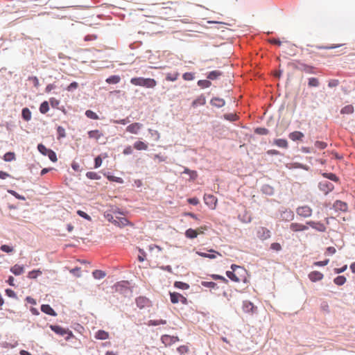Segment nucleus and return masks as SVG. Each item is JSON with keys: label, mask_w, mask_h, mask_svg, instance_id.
I'll use <instances>...</instances> for the list:
<instances>
[{"label": "nucleus", "mask_w": 355, "mask_h": 355, "mask_svg": "<svg viewBox=\"0 0 355 355\" xmlns=\"http://www.w3.org/2000/svg\"><path fill=\"white\" fill-rule=\"evenodd\" d=\"M232 271H227L226 275L228 278L234 282H239L242 281V276L245 273V269L236 264L231 266Z\"/></svg>", "instance_id": "nucleus-1"}, {"label": "nucleus", "mask_w": 355, "mask_h": 355, "mask_svg": "<svg viewBox=\"0 0 355 355\" xmlns=\"http://www.w3.org/2000/svg\"><path fill=\"white\" fill-rule=\"evenodd\" d=\"M131 84L135 86L144 87L146 88H154L157 85V81L150 78H132L130 80Z\"/></svg>", "instance_id": "nucleus-2"}, {"label": "nucleus", "mask_w": 355, "mask_h": 355, "mask_svg": "<svg viewBox=\"0 0 355 355\" xmlns=\"http://www.w3.org/2000/svg\"><path fill=\"white\" fill-rule=\"evenodd\" d=\"M51 329L54 331L55 334L60 335V336H65V340H69L70 338L73 337V334L71 331H70L68 329L62 328L60 326L58 325H51L50 326Z\"/></svg>", "instance_id": "nucleus-3"}, {"label": "nucleus", "mask_w": 355, "mask_h": 355, "mask_svg": "<svg viewBox=\"0 0 355 355\" xmlns=\"http://www.w3.org/2000/svg\"><path fill=\"white\" fill-rule=\"evenodd\" d=\"M170 298H171V302L173 304H178L179 302H181L182 304H185V305L188 304L187 299L179 293H176V292L171 293V292L170 293Z\"/></svg>", "instance_id": "nucleus-4"}, {"label": "nucleus", "mask_w": 355, "mask_h": 355, "mask_svg": "<svg viewBox=\"0 0 355 355\" xmlns=\"http://www.w3.org/2000/svg\"><path fill=\"white\" fill-rule=\"evenodd\" d=\"M312 209L307 205L299 207L296 209L297 214L303 218L310 217L312 215Z\"/></svg>", "instance_id": "nucleus-5"}, {"label": "nucleus", "mask_w": 355, "mask_h": 355, "mask_svg": "<svg viewBox=\"0 0 355 355\" xmlns=\"http://www.w3.org/2000/svg\"><path fill=\"white\" fill-rule=\"evenodd\" d=\"M205 203L211 209H215L217 205V198L211 194H205L204 196Z\"/></svg>", "instance_id": "nucleus-6"}, {"label": "nucleus", "mask_w": 355, "mask_h": 355, "mask_svg": "<svg viewBox=\"0 0 355 355\" xmlns=\"http://www.w3.org/2000/svg\"><path fill=\"white\" fill-rule=\"evenodd\" d=\"M257 236L261 240H266L270 237V232L266 227H260L257 230Z\"/></svg>", "instance_id": "nucleus-7"}, {"label": "nucleus", "mask_w": 355, "mask_h": 355, "mask_svg": "<svg viewBox=\"0 0 355 355\" xmlns=\"http://www.w3.org/2000/svg\"><path fill=\"white\" fill-rule=\"evenodd\" d=\"M319 188L325 194H327L329 192H330L333 190L334 185L331 182L325 180V181L320 182L319 183Z\"/></svg>", "instance_id": "nucleus-8"}, {"label": "nucleus", "mask_w": 355, "mask_h": 355, "mask_svg": "<svg viewBox=\"0 0 355 355\" xmlns=\"http://www.w3.org/2000/svg\"><path fill=\"white\" fill-rule=\"evenodd\" d=\"M114 224L119 227H123L128 225H132V224L125 217L115 216V220Z\"/></svg>", "instance_id": "nucleus-9"}, {"label": "nucleus", "mask_w": 355, "mask_h": 355, "mask_svg": "<svg viewBox=\"0 0 355 355\" xmlns=\"http://www.w3.org/2000/svg\"><path fill=\"white\" fill-rule=\"evenodd\" d=\"M161 340L165 345H171L178 342L179 340V338L177 336L163 335L161 338Z\"/></svg>", "instance_id": "nucleus-10"}, {"label": "nucleus", "mask_w": 355, "mask_h": 355, "mask_svg": "<svg viewBox=\"0 0 355 355\" xmlns=\"http://www.w3.org/2000/svg\"><path fill=\"white\" fill-rule=\"evenodd\" d=\"M142 127L143 125L140 123H133L127 126L126 131L132 134H137Z\"/></svg>", "instance_id": "nucleus-11"}, {"label": "nucleus", "mask_w": 355, "mask_h": 355, "mask_svg": "<svg viewBox=\"0 0 355 355\" xmlns=\"http://www.w3.org/2000/svg\"><path fill=\"white\" fill-rule=\"evenodd\" d=\"M307 225H309L312 228L319 231V232H324L326 230V227L324 224L320 223V222H315V221H308L306 223Z\"/></svg>", "instance_id": "nucleus-12"}, {"label": "nucleus", "mask_w": 355, "mask_h": 355, "mask_svg": "<svg viewBox=\"0 0 355 355\" xmlns=\"http://www.w3.org/2000/svg\"><path fill=\"white\" fill-rule=\"evenodd\" d=\"M290 229L293 232H300L308 230V226L298 223H292Z\"/></svg>", "instance_id": "nucleus-13"}, {"label": "nucleus", "mask_w": 355, "mask_h": 355, "mask_svg": "<svg viewBox=\"0 0 355 355\" xmlns=\"http://www.w3.org/2000/svg\"><path fill=\"white\" fill-rule=\"evenodd\" d=\"M323 277V274L318 271H313L309 274V278L313 282L322 279Z\"/></svg>", "instance_id": "nucleus-14"}, {"label": "nucleus", "mask_w": 355, "mask_h": 355, "mask_svg": "<svg viewBox=\"0 0 355 355\" xmlns=\"http://www.w3.org/2000/svg\"><path fill=\"white\" fill-rule=\"evenodd\" d=\"M333 206L337 211H346L348 209L347 204L340 200H336Z\"/></svg>", "instance_id": "nucleus-15"}, {"label": "nucleus", "mask_w": 355, "mask_h": 355, "mask_svg": "<svg viewBox=\"0 0 355 355\" xmlns=\"http://www.w3.org/2000/svg\"><path fill=\"white\" fill-rule=\"evenodd\" d=\"M110 334L104 330H98L95 333L94 338L97 340H107L109 338Z\"/></svg>", "instance_id": "nucleus-16"}, {"label": "nucleus", "mask_w": 355, "mask_h": 355, "mask_svg": "<svg viewBox=\"0 0 355 355\" xmlns=\"http://www.w3.org/2000/svg\"><path fill=\"white\" fill-rule=\"evenodd\" d=\"M297 69L306 73H315L314 67L313 66L307 65L305 64L300 63Z\"/></svg>", "instance_id": "nucleus-17"}, {"label": "nucleus", "mask_w": 355, "mask_h": 355, "mask_svg": "<svg viewBox=\"0 0 355 355\" xmlns=\"http://www.w3.org/2000/svg\"><path fill=\"white\" fill-rule=\"evenodd\" d=\"M209 252H213L214 254H207V253L202 252H197L196 253L202 257L209 258V259H215L216 257V254L221 256V254L219 252H218L214 250H210Z\"/></svg>", "instance_id": "nucleus-18"}, {"label": "nucleus", "mask_w": 355, "mask_h": 355, "mask_svg": "<svg viewBox=\"0 0 355 355\" xmlns=\"http://www.w3.org/2000/svg\"><path fill=\"white\" fill-rule=\"evenodd\" d=\"M41 311L49 315L55 316L57 315L55 311L49 304H42L41 306Z\"/></svg>", "instance_id": "nucleus-19"}, {"label": "nucleus", "mask_w": 355, "mask_h": 355, "mask_svg": "<svg viewBox=\"0 0 355 355\" xmlns=\"http://www.w3.org/2000/svg\"><path fill=\"white\" fill-rule=\"evenodd\" d=\"M304 136V134L300 131H294L293 132H291L288 135L289 138L294 141L302 140Z\"/></svg>", "instance_id": "nucleus-20"}, {"label": "nucleus", "mask_w": 355, "mask_h": 355, "mask_svg": "<svg viewBox=\"0 0 355 355\" xmlns=\"http://www.w3.org/2000/svg\"><path fill=\"white\" fill-rule=\"evenodd\" d=\"M281 217L283 220L290 221L294 218V213L291 210H286L281 214Z\"/></svg>", "instance_id": "nucleus-21"}, {"label": "nucleus", "mask_w": 355, "mask_h": 355, "mask_svg": "<svg viewBox=\"0 0 355 355\" xmlns=\"http://www.w3.org/2000/svg\"><path fill=\"white\" fill-rule=\"evenodd\" d=\"M243 309L246 313L254 312L256 307L254 304L249 301H244L243 304Z\"/></svg>", "instance_id": "nucleus-22"}, {"label": "nucleus", "mask_w": 355, "mask_h": 355, "mask_svg": "<svg viewBox=\"0 0 355 355\" xmlns=\"http://www.w3.org/2000/svg\"><path fill=\"white\" fill-rule=\"evenodd\" d=\"M205 103V97L203 95H200L192 102V106L196 107L200 105H204Z\"/></svg>", "instance_id": "nucleus-23"}, {"label": "nucleus", "mask_w": 355, "mask_h": 355, "mask_svg": "<svg viewBox=\"0 0 355 355\" xmlns=\"http://www.w3.org/2000/svg\"><path fill=\"white\" fill-rule=\"evenodd\" d=\"M225 101L223 98H220L218 97L213 98L211 100V104L216 107H222L225 105Z\"/></svg>", "instance_id": "nucleus-24"}, {"label": "nucleus", "mask_w": 355, "mask_h": 355, "mask_svg": "<svg viewBox=\"0 0 355 355\" xmlns=\"http://www.w3.org/2000/svg\"><path fill=\"white\" fill-rule=\"evenodd\" d=\"M10 271L15 275H20L24 272V268L23 266H19L18 264H15L10 268Z\"/></svg>", "instance_id": "nucleus-25"}, {"label": "nucleus", "mask_w": 355, "mask_h": 355, "mask_svg": "<svg viewBox=\"0 0 355 355\" xmlns=\"http://www.w3.org/2000/svg\"><path fill=\"white\" fill-rule=\"evenodd\" d=\"M88 136L91 139L98 140L101 137H103V134L98 130H94L89 131Z\"/></svg>", "instance_id": "nucleus-26"}, {"label": "nucleus", "mask_w": 355, "mask_h": 355, "mask_svg": "<svg viewBox=\"0 0 355 355\" xmlns=\"http://www.w3.org/2000/svg\"><path fill=\"white\" fill-rule=\"evenodd\" d=\"M198 230H193L192 228H189L185 232V236L188 239H193L198 236Z\"/></svg>", "instance_id": "nucleus-27"}, {"label": "nucleus", "mask_w": 355, "mask_h": 355, "mask_svg": "<svg viewBox=\"0 0 355 355\" xmlns=\"http://www.w3.org/2000/svg\"><path fill=\"white\" fill-rule=\"evenodd\" d=\"M134 148L138 150H146L148 149V145L144 141H138L134 144Z\"/></svg>", "instance_id": "nucleus-28"}, {"label": "nucleus", "mask_w": 355, "mask_h": 355, "mask_svg": "<svg viewBox=\"0 0 355 355\" xmlns=\"http://www.w3.org/2000/svg\"><path fill=\"white\" fill-rule=\"evenodd\" d=\"M274 144L276 146L283 148H288V142L284 139H277L274 140Z\"/></svg>", "instance_id": "nucleus-29"}, {"label": "nucleus", "mask_w": 355, "mask_h": 355, "mask_svg": "<svg viewBox=\"0 0 355 355\" xmlns=\"http://www.w3.org/2000/svg\"><path fill=\"white\" fill-rule=\"evenodd\" d=\"M21 116L25 121H28L31 119V112L28 108L25 107L22 110Z\"/></svg>", "instance_id": "nucleus-30"}, {"label": "nucleus", "mask_w": 355, "mask_h": 355, "mask_svg": "<svg viewBox=\"0 0 355 355\" xmlns=\"http://www.w3.org/2000/svg\"><path fill=\"white\" fill-rule=\"evenodd\" d=\"M354 107L352 105H348L343 107L340 110V113L343 114H350L354 112Z\"/></svg>", "instance_id": "nucleus-31"}, {"label": "nucleus", "mask_w": 355, "mask_h": 355, "mask_svg": "<svg viewBox=\"0 0 355 355\" xmlns=\"http://www.w3.org/2000/svg\"><path fill=\"white\" fill-rule=\"evenodd\" d=\"M183 173L189 175L190 179L191 180H195L198 177L197 171L190 170L188 168H184Z\"/></svg>", "instance_id": "nucleus-32"}, {"label": "nucleus", "mask_w": 355, "mask_h": 355, "mask_svg": "<svg viewBox=\"0 0 355 355\" xmlns=\"http://www.w3.org/2000/svg\"><path fill=\"white\" fill-rule=\"evenodd\" d=\"M174 286L182 290H187L189 288V285L188 284L178 281L175 282Z\"/></svg>", "instance_id": "nucleus-33"}, {"label": "nucleus", "mask_w": 355, "mask_h": 355, "mask_svg": "<svg viewBox=\"0 0 355 355\" xmlns=\"http://www.w3.org/2000/svg\"><path fill=\"white\" fill-rule=\"evenodd\" d=\"M42 274V272L40 270H33L30 271L28 273V276L27 277L29 279H35L39 275H41Z\"/></svg>", "instance_id": "nucleus-34"}, {"label": "nucleus", "mask_w": 355, "mask_h": 355, "mask_svg": "<svg viewBox=\"0 0 355 355\" xmlns=\"http://www.w3.org/2000/svg\"><path fill=\"white\" fill-rule=\"evenodd\" d=\"M320 85L319 80L316 78H310L308 80V85L310 87H316Z\"/></svg>", "instance_id": "nucleus-35"}, {"label": "nucleus", "mask_w": 355, "mask_h": 355, "mask_svg": "<svg viewBox=\"0 0 355 355\" xmlns=\"http://www.w3.org/2000/svg\"><path fill=\"white\" fill-rule=\"evenodd\" d=\"M49 110V103L47 101H44L40 106V112L42 114H46Z\"/></svg>", "instance_id": "nucleus-36"}, {"label": "nucleus", "mask_w": 355, "mask_h": 355, "mask_svg": "<svg viewBox=\"0 0 355 355\" xmlns=\"http://www.w3.org/2000/svg\"><path fill=\"white\" fill-rule=\"evenodd\" d=\"M222 75V73L219 71H212L207 75V78L210 80H215Z\"/></svg>", "instance_id": "nucleus-37"}, {"label": "nucleus", "mask_w": 355, "mask_h": 355, "mask_svg": "<svg viewBox=\"0 0 355 355\" xmlns=\"http://www.w3.org/2000/svg\"><path fill=\"white\" fill-rule=\"evenodd\" d=\"M92 275L94 277L97 279H103L105 277V272L100 270H95L92 272Z\"/></svg>", "instance_id": "nucleus-38"}, {"label": "nucleus", "mask_w": 355, "mask_h": 355, "mask_svg": "<svg viewBox=\"0 0 355 355\" xmlns=\"http://www.w3.org/2000/svg\"><path fill=\"white\" fill-rule=\"evenodd\" d=\"M198 85L204 89L209 87L211 85V83L207 80H200L198 81Z\"/></svg>", "instance_id": "nucleus-39"}, {"label": "nucleus", "mask_w": 355, "mask_h": 355, "mask_svg": "<svg viewBox=\"0 0 355 355\" xmlns=\"http://www.w3.org/2000/svg\"><path fill=\"white\" fill-rule=\"evenodd\" d=\"M179 77V73L175 72L173 73H168L166 76V80L168 81H175Z\"/></svg>", "instance_id": "nucleus-40"}, {"label": "nucleus", "mask_w": 355, "mask_h": 355, "mask_svg": "<svg viewBox=\"0 0 355 355\" xmlns=\"http://www.w3.org/2000/svg\"><path fill=\"white\" fill-rule=\"evenodd\" d=\"M120 80L119 76H112L106 79V82L109 84H116L119 83Z\"/></svg>", "instance_id": "nucleus-41"}, {"label": "nucleus", "mask_w": 355, "mask_h": 355, "mask_svg": "<svg viewBox=\"0 0 355 355\" xmlns=\"http://www.w3.org/2000/svg\"><path fill=\"white\" fill-rule=\"evenodd\" d=\"M166 324V321L165 320H150L148 322V325L151 326H157L159 324Z\"/></svg>", "instance_id": "nucleus-42"}, {"label": "nucleus", "mask_w": 355, "mask_h": 355, "mask_svg": "<svg viewBox=\"0 0 355 355\" xmlns=\"http://www.w3.org/2000/svg\"><path fill=\"white\" fill-rule=\"evenodd\" d=\"M334 283L338 286H342L346 282V278L344 276H338L334 280Z\"/></svg>", "instance_id": "nucleus-43"}, {"label": "nucleus", "mask_w": 355, "mask_h": 355, "mask_svg": "<svg viewBox=\"0 0 355 355\" xmlns=\"http://www.w3.org/2000/svg\"><path fill=\"white\" fill-rule=\"evenodd\" d=\"M87 178L90 180H100L101 176L96 172L89 171L86 173Z\"/></svg>", "instance_id": "nucleus-44"}, {"label": "nucleus", "mask_w": 355, "mask_h": 355, "mask_svg": "<svg viewBox=\"0 0 355 355\" xmlns=\"http://www.w3.org/2000/svg\"><path fill=\"white\" fill-rule=\"evenodd\" d=\"M37 149L43 155H46L51 150V149L46 148L42 144H38Z\"/></svg>", "instance_id": "nucleus-45"}, {"label": "nucleus", "mask_w": 355, "mask_h": 355, "mask_svg": "<svg viewBox=\"0 0 355 355\" xmlns=\"http://www.w3.org/2000/svg\"><path fill=\"white\" fill-rule=\"evenodd\" d=\"M149 250L151 253H155L156 256L157 257V254L159 252L162 251V248L156 245H149Z\"/></svg>", "instance_id": "nucleus-46"}, {"label": "nucleus", "mask_w": 355, "mask_h": 355, "mask_svg": "<svg viewBox=\"0 0 355 355\" xmlns=\"http://www.w3.org/2000/svg\"><path fill=\"white\" fill-rule=\"evenodd\" d=\"M85 115L87 117L92 119L97 120L99 119L98 116L94 112L90 110H88L85 112Z\"/></svg>", "instance_id": "nucleus-47"}, {"label": "nucleus", "mask_w": 355, "mask_h": 355, "mask_svg": "<svg viewBox=\"0 0 355 355\" xmlns=\"http://www.w3.org/2000/svg\"><path fill=\"white\" fill-rule=\"evenodd\" d=\"M15 159V155L14 153H12V152L6 153L3 156V159L6 162H10V161L14 160Z\"/></svg>", "instance_id": "nucleus-48"}, {"label": "nucleus", "mask_w": 355, "mask_h": 355, "mask_svg": "<svg viewBox=\"0 0 355 355\" xmlns=\"http://www.w3.org/2000/svg\"><path fill=\"white\" fill-rule=\"evenodd\" d=\"M224 118L230 121H235L238 119V116L234 113H230L225 114Z\"/></svg>", "instance_id": "nucleus-49"}, {"label": "nucleus", "mask_w": 355, "mask_h": 355, "mask_svg": "<svg viewBox=\"0 0 355 355\" xmlns=\"http://www.w3.org/2000/svg\"><path fill=\"white\" fill-rule=\"evenodd\" d=\"M254 132L261 135H266L268 134L269 131L265 128H257L255 129Z\"/></svg>", "instance_id": "nucleus-50"}, {"label": "nucleus", "mask_w": 355, "mask_h": 355, "mask_svg": "<svg viewBox=\"0 0 355 355\" xmlns=\"http://www.w3.org/2000/svg\"><path fill=\"white\" fill-rule=\"evenodd\" d=\"M57 132L58 135V139L66 137L65 129L62 126H58L57 128Z\"/></svg>", "instance_id": "nucleus-51"}, {"label": "nucleus", "mask_w": 355, "mask_h": 355, "mask_svg": "<svg viewBox=\"0 0 355 355\" xmlns=\"http://www.w3.org/2000/svg\"><path fill=\"white\" fill-rule=\"evenodd\" d=\"M46 156H48L50 160L53 162H55L58 160L55 153L52 150H51L49 153L46 155Z\"/></svg>", "instance_id": "nucleus-52"}, {"label": "nucleus", "mask_w": 355, "mask_h": 355, "mask_svg": "<svg viewBox=\"0 0 355 355\" xmlns=\"http://www.w3.org/2000/svg\"><path fill=\"white\" fill-rule=\"evenodd\" d=\"M8 192L19 200H25L26 199L24 196L19 195L14 190L8 189Z\"/></svg>", "instance_id": "nucleus-53"}, {"label": "nucleus", "mask_w": 355, "mask_h": 355, "mask_svg": "<svg viewBox=\"0 0 355 355\" xmlns=\"http://www.w3.org/2000/svg\"><path fill=\"white\" fill-rule=\"evenodd\" d=\"M177 350L180 354H184L189 352V347L187 345H181Z\"/></svg>", "instance_id": "nucleus-54"}, {"label": "nucleus", "mask_w": 355, "mask_h": 355, "mask_svg": "<svg viewBox=\"0 0 355 355\" xmlns=\"http://www.w3.org/2000/svg\"><path fill=\"white\" fill-rule=\"evenodd\" d=\"M107 179L110 181H113V182H118V183H123V179L121 178L115 177V176H113V175H107Z\"/></svg>", "instance_id": "nucleus-55"}, {"label": "nucleus", "mask_w": 355, "mask_h": 355, "mask_svg": "<svg viewBox=\"0 0 355 355\" xmlns=\"http://www.w3.org/2000/svg\"><path fill=\"white\" fill-rule=\"evenodd\" d=\"M182 78L185 80H192L194 79V74L193 73L187 72L182 75Z\"/></svg>", "instance_id": "nucleus-56"}, {"label": "nucleus", "mask_w": 355, "mask_h": 355, "mask_svg": "<svg viewBox=\"0 0 355 355\" xmlns=\"http://www.w3.org/2000/svg\"><path fill=\"white\" fill-rule=\"evenodd\" d=\"M77 214L78 215H79L80 216L85 218L86 220H89V221H91L92 220V218L87 214L85 213V211H81V210H78L77 211Z\"/></svg>", "instance_id": "nucleus-57"}, {"label": "nucleus", "mask_w": 355, "mask_h": 355, "mask_svg": "<svg viewBox=\"0 0 355 355\" xmlns=\"http://www.w3.org/2000/svg\"><path fill=\"white\" fill-rule=\"evenodd\" d=\"M202 285L210 288H215L216 287V284L213 282H202Z\"/></svg>", "instance_id": "nucleus-58"}, {"label": "nucleus", "mask_w": 355, "mask_h": 355, "mask_svg": "<svg viewBox=\"0 0 355 355\" xmlns=\"http://www.w3.org/2000/svg\"><path fill=\"white\" fill-rule=\"evenodd\" d=\"M78 87V84L76 82L71 83L67 88L66 89L68 92H72L75 89H76Z\"/></svg>", "instance_id": "nucleus-59"}, {"label": "nucleus", "mask_w": 355, "mask_h": 355, "mask_svg": "<svg viewBox=\"0 0 355 355\" xmlns=\"http://www.w3.org/2000/svg\"><path fill=\"white\" fill-rule=\"evenodd\" d=\"M315 146L319 149H324L327 146V144L324 141H317L315 143Z\"/></svg>", "instance_id": "nucleus-60"}, {"label": "nucleus", "mask_w": 355, "mask_h": 355, "mask_svg": "<svg viewBox=\"0 0 355 355\" xmlns=\"http://www.w3.org/2000/svg\"><path fill=\"white\" fill-rule=\"evenodd\" d=\"M49 103L53 107H57L60 104V101L55 98H51L49 99Z\"/></svg>", "instance_id": "nucleus-61"}, {"label": "nucleus", "mask_w": 355, "mask_h": 355, "mask_svg": "<svg viewBox=\"0 0 355 355\" xmlns=\"http://www.w3.org/2000/svg\"><path fill=\"white\" fill-rule=\"evenodd\" d=\"M323 175L331 180H333L335 182L338 181L337 176L334 173H324Z\"/></svg>", "instance_id": "nucleus-62"}, {"label": "nucleus", "mask_w": 355, "mask_h": 355, "mask_svg": "<svg viewBox=\"0 0 355 355\" xmlns=\"http://www.w3.org/2000/svg\"><path fill=\"white\" fill-rule=\"evenodd\" d=\"M104 216L108 221H110L114 224V222L115 220V217L112 214L106 212V213H105Z\"/></svg>", "instance_id": "nucleus-63"}, {"label": "nucleus", "mask_w": 355, "mask_h": 355, "mask_svg": "<svg viewBox=\"0 0 355 355\" xmlns=\"http://www.w3.org/2000/svg\"><path fill=\"white\" fill-rule=\"evenodd\" d=\"M270 248L275 251H279L282 250V246L279 243H272L270 245Z\"/></svg>", "instance_id": "nucleus-64"}]
</instances>
